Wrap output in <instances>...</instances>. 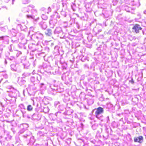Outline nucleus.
Returning <instances> with one entry per match:
<instances>
[{
	"label": "nucleus",
	"instance_id": "obj_1",
	"mask_svg": "<svg viewBox=\"0 0 146 146\" xmlns=\"http://www.w3.org/2000/svg\"><path fill=\"white\" fill-rule=\"evenodd\" d=\"M132 29L133 33H139V31L142 29V28L140 25L138 24H135L133 26Z\"/></svg>",
	"mask_w": 146,
	"mask_h": 146
},
{
	"label": "nucleus",
	"instance_id": "obj_2",
	"mask_svg": "<svg viewBox=\"0 0 146 146\" xmlns=\"http://www.w3.org/2000/svg\"><path fill=\"white\" fill-rule=\"evenodd\" d=\"M104 112V109L103 108L101 107H99L97 109L95 112V114L96 117H97L98 115Z\"/></svg>",
	"mask_w": 146,
	"mask_h": 146
},
{
	"label": "nucleus",
	"instance_id": "obj_3",
	"mask_svg": "<svg viewBox=\"0 0 146 146\" xmlns=\"http://www.w3.org/2000/svg\"><path fill=\"white\" fill-rule=\"evenodd\" d=\"M143 140V137L142 136H139L137 137L134 138V141L135 142H138L141 143L142 142Z\"/></svg>",
	"mask_w": 146,
	"mask_h": 146
},
{
	"label": "nucleus",
	"instance_id": "obj_4",
	"mask_svg": "<svg viewBox=\"0 0 146 146\" xmlns=\"http://www.w3.org/2000/svg\"><path fill=\"white\" fill-rule=\"evenodd\" d=\"M52 31L50 29H48L47 31V32L46 33V35L48 36H50L52 34Z\"/></svg>",
	"mask_w": 146,
	"mask_h": 146
},
{
	"label": "nucleus",
	"instance_id": "obj_5",
	"mask_svg": "<svg viewBox=\"0 0 146 146\" xmlns=\"http://www.w3.org/2000/svg\"><path fill=\"white\" fill-rule=\"evenodd\" d=\"M33 109V108L31 105H29L27 106V110L28 111H31Z\"/></svg>",
	"mask_w": 146,
	"mask_h": 146
},
{
	"label": "nucleus",
	"instance_id": "obj_6",
	"mask_svg": "<svg viewBox=\"0 0 146 146\" xmlns=\"http://www.w3.org/2000/svg\"><path fill=\"white\" fill-rule=\"evenodd\" d=\"M26 2H27V3H28V1L27 0H25L24 1V4H26V3H25Z\"/></svg>",
	"mask_w": 146,
	"mask_h": 146
},
{
	"label": "nucleus",
	"instance_id": "obj_7",
	"mask_svg": "<svg viewBox=\"0 0 146 146\" xmlns=\"http://www.w3.org/2000/svg\"><path fill=\"white\" fill-rule=\"evenodd\" d=\"M1 39V40H3L4 39V37L3 36H0V39Z\"/></svg>",
	"mask_w": 146,
	"mask_h": 146
},
{
	"label": "nucleus",
	"instance_id": "obj_8",
	"mask_svg": "<svg viewBox=\"0 0 146 146\" xmlns=\"http://www.w3.org/2000/svg\"><path fill=\"white\" fill-rule=\"evenodd\" d=\"M131 83L133 84L134 83V81L133 80V79H132L131 80Z\"/></svg>",
	"mask_w": 146,
	"mask_h": 146
}]
</instances>
